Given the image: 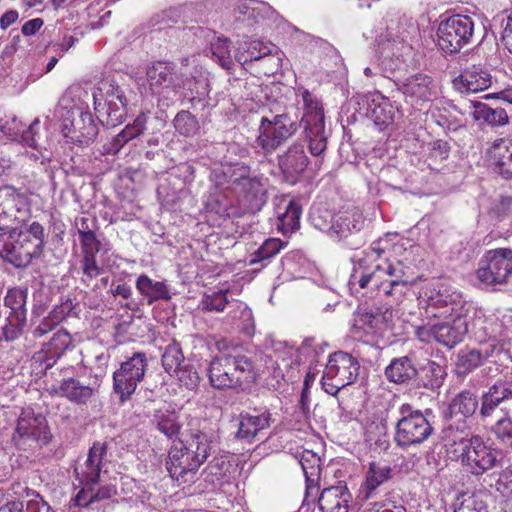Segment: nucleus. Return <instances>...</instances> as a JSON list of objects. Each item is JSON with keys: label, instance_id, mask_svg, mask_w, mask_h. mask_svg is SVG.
<instances>
[{"label": "nucleus", "instance_id": "7c9ffc66", "mask_svg": "<svg viewBox=\"0 0 512 512\" xmlns=\"http://www.w3.org/2000/svg\"><path fill=\"white\" fill-rule=\"evenodd\" d=\"M56 394L65 397L78 405L86 404L96 393V389L90 385H84L75 378L63 379L57 388Z\"/></svg>", "mask_w": 512, "mask_h": 512}, {"label": "nucleus", "instance_id": "4d7b16f0", "mask_svg": "<svg viewBox=\"0 0 512 512\" xmlns=\"http://www.w3.org/2000/svg\"><path fill=\"white\" fill-rule=\"evenodd\" d=\"M282 248V242L276 238L267 239L253 254L250 260L251 264L259 263L263 260L270 259L280 252Z\"/></svg>", "mask_w": 512, "mask_h": 512}, {"label": "nucleus", "instance_id": "9d476101", "mask_svg": "<svg viewBox=\"0 0 512 512\" xmlns=\"http://www.w3.org/2000/svg\"><path fill=\"white\" fill-rule=\"evenodd\" d=\"M399 413L394 436L399 447L407 449L421 444L432 434L433 428L421 411L413 410L410 404H402Z\"/></svg>", "mask_w": 512, "mask_h": 512}, {"label": "nucleus", "instance_id": "cd10ccee", "mask_svg": "<svg viewBox=\"0 0 512 512\" xmlns=\"http://www.w3.org/2000/svg\"><path fill=\"white\" fill-rule=\"evenodd\" d=\"M271 415L268 412L252 415L249 413H241L239 415L238 430L236 437L252 442L263 430L270 426Z\"/></svg>", "mask_w": 512, "mask_h": 512}, {"label": "nucleus", "instance_id": "09e8293b", "mask_svg": "<svg viewBox=\"0 0 512 512\" xmlns=\"http://www.w3.org/2000/svg\"><path fill=\"white\" fill-rule=\"evenodd\" d=\"M39 123H40L39 119H35L31 123L28 130L23 135V140L27 145L38 150L40 156L33 154V157L35 160H39L43 164L46 161L51 160V153L44 146V143L40 142V139L36 137V135H37L36 128L39 126Z\"/></svg>", "mask_w": 512, "mask_h": 512}, {"label": "nucleus", "instance_id": "dca6fc26", "mask_svg": "<svg viewBox=\"0 0 512 512\" xmlns=\"http://www.w3.org/2000/svg\"><path fill=\"white\" fill-rule=\"evenodd\" d=\"M474 33V22L468 16L453 15L438 28V44L447 53H456L469 44Z\"/></svg>", "mask_w": 512, "mask_h": 512}, {"label": "nucleus", "instance_id": "a211bd4d", "mask_svg": "<svg viewBox=\"0 0 512 512\" xmlns=\"http://www.w3.org/2000/svg\"><path fill=\"white\" fill-rule=\"evenodd\" d=\"M107 447L104 443H95L89 450L85 459L77 462L75 467L76 478L83 488L91 489V485L103 481L107 473Z\"/></svg>", "mask_w": 512, "mask_h": 512}, {"label": "nucleus", "instance_id": "603ef678", "mask_svg": "<svg viewBox=\"0 0 512 512\" xmlns=\"http://www.w3.org/2000/svg\"><path fill=\"white\" fill-rule=\"evenodd\" d=\"M0 512H51L50 506L41 498L36 497L26 502H10L0 508Z\"/></svg>", "mask_w": 512, "mask_h": 512}, {"label": "nucleus", "instance_id": "864d4df0", "mask_svg": "<svg viewBox=\"0 0 512 512\" xmlns=\"http://www.w3.org/2000/svg\"><path fill=\"white\" fill-rule=\"evenodd\" d=\"M487 358L481 351L473 349L467 352H462L458 355L457 367L461 373H469L476 369Z\"/></svg>", "mask_w": 512, "mask_h": 512}, {"label": "nucleus", "instance_id": "f03ea898", "mask_svg": "<svg viewBox=\"0 0 512 512\" xmlns=\"http://www.w3.org/2000/svg\"><path fill=\"white\" fill-rule=\"evenodd\" d=\"M383 249L374 242L354 267L348 281L351 294L370 298L380 295L401 297L410 283L401 261L383 258Z\"/></svg>", "mask_w": 512, "mask_h": 512}, {"label": "nucleus", "instance_id": "e433bc0d", "mask_svg": "<svg viewBox=\"0 0 512 512\" xmlns=\"http://www.w3.org/2000/svg\"><path fill=\"white\" fill-rule=\"evenodd\" d=\"M136 289L147 299L148 304L158 300L171 298L168 286L164 281H154L146 274H141L136 280Z\"/></svg>", "mask_w": 512, "mask_h": 512}, {"label": "nucleus", "instance_id": "f8f14e48", "mask_svg": "<svg viewBox=\"0 0 512 512\" xmlns=\"http://www.w3.org/2000/svg\"><path fill=\"white\" fill-rule=\"evenodd\" d=\"M358 360L346 352H335L329 356L322 376V387L326 393L334 396L340 389L355 382L359 375Z\"/></svg>", "mask_w": 512, "mask_h": 512}, {"label": "nucleus", "instance_id": "aec40b11", "mask_svg": "<svg viewBox=\"0 0 512 512\" xmlns=\"http://www.w3.org/2000/svg\"><path fill=\"white\" fill-rule=\"evenodd\" d=\"M397 87L406 99L416 105L431 101L436 94L433 80L420 73L399 80Z\"/></svg>", "mask_w": 512, "mask_h": 512}, {"label": "nucleus", "instance_id": "e2e57ef3", "mask_svg": "<svg viewBox=\"0 0 512 512\" xmlns=\"http://www.w3.org/2000/svg\"><path fill=\"white\" fill-rule=\"evenodd\" d=\"M425 370L427 371V373L431 374V380L429 381L428 384H426L427 386H430L431 388H436L442 385L444 377L446 375L442 366L435 362H431L426 366Z\"/></svg>", "mask_w": 512, "mask_h": 512}, {"label": "nucleus", "instance_id": "473e14b6", "mask_svg": "<svg viewBox=\"0 0 512 512\" xmlns=\"http://www.w3.org/2000/svg\"><path fill=\"white\" fill-rule=\"evenodd\" d=\"M392 477L390 465L382 462H371L366 473L365 482L361 486V493L365 499L371 498L375 490Z\"/></svg>", "mask_w": 512, "mask_h": 512}, {"label": "nucleus", "instance_id": "423d86ee", "mask_svg": "<svg viewBox=\"0 0 512 512\" xmlns=\"http://www.w3.org/2000/svg\"><path fill=\"white\" fill-rule=\"evenodd\" d=\"M45 242L44 228L38 222L0 233V257L16 268H25L40 257Z\"/></svg>", "mask_w": 512, "mask_h": 512}, {"label": "nucleus", "instance_id": "2f4dec72", "mask_svg": "<svg viewBox=\"0 0 512 512\" xmlns=\"http://www.w3.org/2000/svg\"><path fill=\"white\" fill-rule=\"evenodd\" d=\"M70 343L71 337L69 333L63 330L57 331L51 340L43 346L42 350L38 352L37 360L44 362L46 368L52 367L69 347Z\"/></svg>", "mask_w": 512, "mask_h": 512}, {"label": "nucleus", "instance_id": "393cba45", "mask_svg": "<svg viewBox=\"0 0 512 512\" xmlns=\"http://www.w3.org/2000/svg\"><path fill=\"white\" fill-rule=\"evenodd\" d=\"M478 407V399L475 393L464 390L458 393L448 407L449 427L451 424L460 425L462 421L467 423Z\"/></svg>", "mask_w": 512, "mask_h": 512}, {"label": "nucleus", "instance_id": "4c0bfd02", "mask_svg": "<svg viewBox=\"0 0 512 512\" xmlns=\"http://www.w3.org/2000/svg\"><path fill=\"white\" fill-rule=\"evenodd\" d=\"M490 153L499 173L506 178L512 177V137L497 139Z\"/></svg>", "mask_w": 512, "mask_h": 512}, {"label": "nucleus", "instance_id": "4468645a", "mask_svg": "<svg viewBox=\"0 0 512 512\" xmlns=\"http://www.w3.org/2000/svg\"><path fill=\"white\" fill-rule=\"evenodd\" d=\"M299 124L288 113L262 117L256 142L265 153H272L292 137Z\"/></svg>", "mask_w": 512, "mask_h": 512}, {"label": "nucleus", "instance_id": "2eb2a0df", "mask_svg": "<svg viewBox=\"0 0 512 512\" xmlns=\"http://www.w3.org/2000/svg\"><path fill=\"white\" fill-rule=\"evenodd\" d=\"M476 275L485 285L505 284L512 275V249L497 248L486 251L479 260Z\"/></svg>", "mask_w": 512, "mask_h": 512}, {"label": "nucleus", "instance_id": "c03bdc74", "mask_svg": "<svg viewBox=\"0 0 512 512\" xmlns=\"http://www.w3.org/2000/svg\"><path fill=\"white\" fill-rule=\"evenodd\" d=\"M26 299L27 290L22 288L9 289L5 298L4 305L10 309L9 316L17 317L19 320H26Z\"/></svg>", "mask_w": 512, "mask_h": 512}, {"label": "nucleus", "instance_id": "f704fd0d", "mask_svg": "<svg viewBox=\"0 0 512 512\" xmlns=\"http://www.w3.org/2000/svg\"><path fill=\"white\" fill-rule=\"evenodd\" d=\"M380 324V317L369 312L358 313L351 328V333L355 339L364 342L373 341Z\"/></svg>", "mask_w": 512, "mask_h": 512}, {"label": "nucleus", "instance_id": "69168bd1", "mask_svg": "<svg viewBox=\"0 0 512 512\" xmlns=\"http://www.w3.org/2000/svg\"><path fill=\"white\" fill-rule=\"evenodd\" d=\"M79 236L81 244L85 250V254L95 255V252L99 250L100 243L97 240L94 231Z\"/></svg>", "mask_w": 512, "mask_h": 512}, {"label": "nucleus", "instance_id": "9b49d317", "mask_svg": "<svg viewBox=\"0 0 512 512\" xmlns=\"http://www.w3.org/2000/svg\"><path fill=\"white\" fill-rule=\"evenodd\" d=\"M303 100L304 114L301 123L309 143L310 153L320 156L327 148L324 112L320 102L308 90L299 89Z\"/></svg>", "mask_w": 512, "mask_h": 512}, {"label": "nucleus", "instance_id": "338daca9", "mask_svg": "<svg viewBox=\"0 0 512 512\" xmlns=\"http://www.w3.org/2000/svg\"><path fill=\"white\" fill-rule=\"evenodd\" d=\"M501 26L503 28L502 40L509 52L512 53V12L509 15L502 16Z\"/></svg>", "mask_w": 512, "mask_h": 512}, {"label": "nucleus", "instance_id": "5701e85b", "mask_svg": "<svg viewBox=\"0 0 512 512\" xmlns=\"http://www.w3.org/2000/svg\"><path fill=\"white\" fill-rule=\"evenodd\" d=\"M278 54V48L272 43H264L259 40L245 42L244 47H239L235 53V60L245 65L247 63L258 61L260 59L269 57L275 67L279 66L280 57L275 56Z\"/></svg>", "mask_w": 512, "mask_h": 512}, {"label": "nucleus", "instance_id": "c9c22d12", "mask_svg": "<svg viewBox=\"0 0 512 512\" xmlns=\"http://www.w3.org/2000/svg\"><path fill=\"white\" fill-rule=\"evenodd\" d=\"M152 422L161 433L170 439L177 437L182 427L178 413L166 406L154 411Z\"/></svg>", "mask_w": 512, "mask_h": 512}, {"label": "nucleus", "instance_id": "7ed1b4c3", "mask_svg": "<svg viewBox=\"0 0 512 512\" xmlns=\"http://www.w3.org/2000/svg\"><path fill=\"white\" fill-rule=\"evenodd\" d=\"M216 185L229 189L237 197L243 212L260 210L266 201V182L262 176L250 175V169L242 164L228 166L212 173Z\"/></svg>", "mask_w": 512, "mask_h": 512}, {"label": "nucleus", "instance_id": "58836bf2", "mask_svg": "<svg viewBox=\"0 0 512 512\" xmlns=\"http://www.w3.org/2000/svg\"><path fill=\"white\" fill-rule=\"evenodd\" d=\"M146 123L147 114L142 112L136 117L132 124L126 125V127L113 138L107 148V153L117 154L126 143L144 132Z\"/></svg>", "mask_w": 512, "mask_h": 512}, {"label": "nucleus", "instance_id": "8fccbe9b", "mask_svg": "<svg viewBox=\"0 0 512 512\" xmlns=\"http://www.w3.org/2000/svg\"><path fill=\"white\" fill-rule=\"evenodd\" d=\"M491 433L500 443L512 448V415L503 414L492 425Z\"/></svg>", "mask_w": 512, "mask_h": 512}, {"label": "nucleus", "instance_id": "4be33fe9", "mask_svg": "<svg viewBox=\"0 0 512 512\" xmlns=\"http://www.w3.org/2000/svg\"><path fill=\"white\" fill-rule=\"evenodd\" d=\"M492 84V77L488 70L473 65L466 68L455 80L454 85L461 93H478L488 89Z\"/></svg>", "mask_w": 512, "mask_h": 512}, {"label": "nucleus", "instance_id": "c85d7f7f", "mask_svg": "<svg viewBox=\"0 0 512 512\" xmlns=\"http://www.w3.org/2000/svg\"><path fill=\"white\" fill-rule=\"evenodd\" d=\"M364 225L362 213L356 209H348L338 212L334 218V234L333 239L341 240L349 235L359 232Z\"/></svg>", "mask_w": 512, "mask_h": 512}, {"label": "nucleus", "instance_id": "20e7f679", "mask_svg": "<svg viewBox=\"0 0 512 512\" xmlns=\"http://www.w3.org/2000/svg\"><path fill=\"white\" fill-rule=\"evenodd\" d=\"M445 438L462 446L461 463L473 475H482L498 463L499 452L480 435L469 437V425L462 421L460 425L451 424L444 430Z\"/></svg>", "mask_w": 512, "mask_h": 512}, {"label": "nucleus", "instance_id": "0eeeda50", "mask_svg": "<svg viewBox=\"0 0 512 512\" xmlns=\"http://www.w3.org/2000/svg\"><path fill=\"white\" fill-rule=\"evenodd\" d=\"M207 372L211 385L217 389L242 388L257 379L253 362L240 352H222L215 356Z\"/></svg>", "mask_w": 512, "mask_h": 512}, {"label": "nucleus", "instance_id": "bb28decb", "mask_svg": "<svg viewBox=\"0 0 512 512\" xmlns=\"http://www.w3.org/2000/svg\"><path fill=\"white\" fill-rule=\"evenodd\" d=\"M366 116L377 126H387L393 122L394 109L389 99L379 92L366 97Z\"/></svg>", "mask_w": 512, "mask_h": 512}, {"label": "nucleus", "instance_id": "6e6d98bb", "mask_svg": "<svg viewBox=\"0 0 512 512\" xmlns=\"http://www.w3.org/2000/svg\"><path fill=\"white\" fill-rule=\"evenodd\" d=\"M174 126L180 134L191 136L198 130V121L190 112L181 111L174 119Z\"/></svg>", "mask_w": 512, "mask_h": 512}, {"label": "nucleus", "instance_id": "b1692460", "mask_svg": "<svg viewBox=\"0 0 512 512\" xmlns=\"http://www.w3.org/2000/svg\"><path fill=\"white\" fill-rule=\"evenodd\" d=\"M83 96H87V92L80 85L68 87L55 108L56 117L62 121L64 118H70L87 112V105L82 99Z\"/></svg>", "mask_w": 512, "mask_h": 512}, {"label": "nucleus", "instance_id": "c756f323", "mask_svg": "<svg viewBox=\"0 0 512 512\" xmlns=\"http://www.w3.org/2000/svg\"><path fill=\"white\" fill-rule=\"evenodd\" d=\"M470 115L476 122L485 123L491 127H500L508 123L509 117L506 108H492L483 102H470Z\"/></svg>", "mask_w": 512, "mask_h": 512}, {"label": "nucleus", "instance_id": "37998d69", "mask_svg": "<svg viewBox=\"0 0 512 512\" xmlns=\"http://www.w3.org/2000/svg\"><path fill=\"white\" fill-rule=\"evenodd\" d=\"M453 512H488L487 505L480 493L464 492L453 503Z\"/></svg>", "mask_w": 512, "mask_h": 512}, {"label": "nucleus", "instance_id": "a18cd8bd", "mask_svg": "<svg viewBox=\"0 0 512 512\" xmlns=\"http://www.w3.org/2000/svg\"><path fill=\"white\" fill-rule=\"evenodd\" d=\"M211 53L213 59L223 68L231 69L234 65V59L231 54L230 41L227 38H217L211 43Z\"/></svg>", "mask_w": 512, "mask_h": 512}, {"label": "nucleus", "instance_id": "5fc2aeb1", "mask_svg": "<svg viewBox=\"0 0 512 512\" xmlns=\"http://www.w3.org/2000/svg\"><path fill=\"white\" fill-rule=\"evenodd\" d=\"M334 218L335 214L327 210L313 209L310 213V219L313 226L327 233L331 238L334 234Z\"/></svg>", "mask_w": 512, "mask_h": 512}, {"label": "nucleus", "instance_id": "3c124183", "mask_svg": "<svg viewBox=\"0 0 512 512\" xmlns=\"http://www.w3.org/2000/svg\"><path fill=\"white\" fill-rule=\"evenodd\" d=\"M229 316L234 321H239V327L250 334L254 328V319L251 309L243 302L237 301L234 304V309L229 313Z\"/></svg>", "mask_w": 512, "mask_h": 512}, {"label": "nucleus", "instance_id": "052dcab7", "mask_svg": "<svg viewBox=\"0 0 512 512\" xmlns=\"http://www.w3.org/2000/svg\"><path fill=\"white\" fill-rule=\"evenodd\" d=\"M82 270L85 276L84 282L97 277L101 273V268L97 265L95 255L85 254L82 261Z\"/></svg>", "mask_w": 512, "mask_h": 512}, {"label": "nucleus", "instance_id": "a19ab883", "mask_svg": "<svg viewBox=\"0 0 512 512\" xmlns=\"http://www.w3.org/2000/svg\"><path fill=\"white\" fill-rule=\"evenodd\" d=\"M231 468L232 464L228 454L217 455L208 463L203 471L205 481L213 486L222 485Z\"/></svg>", "mask_w": 512, "mask_h": 512}, {"label": "nucleus", "instance_id": "1a4fd4ad", "mask_svg": "<svg viewBox=\"0 0 512 512\" xmlns=\"http://www.w3.org/2000/svg\"><path fill=\"white\" fill-rule=\"evenodd\" d=\"M51 439L45 416L31 408L22 409L11 437L13 444L20 450L33 451L48 445Z\"/></svg>", "mask_w": 512, "mask_h": 512}, {"label": "nucleus", "instance_id": "680f3d73", "mask_svg": "<svg viewBox=\"0 0 512 512\" xmlns=\"http://www.w3.org/2000/svg\"><path fill=\"white\" fill-rule=\"evenodd\" d=\"M8 323L2 327L3 335L6 340H14L20 335L21 328L25 320H19L17 317L8 316Z\"/></svg>", "mask_w": 512, "mask_h": 512}, {"label": "nucleus", "instance_id": "ddd939ff", "mask_svg": "<svg viewBox=\"0 0 512 512\" xmlns=\"http://www.w3.org/2000/svg\"><path fill=\"white\" fill-rule=\"evenodd\" d=\"M148 369L147 356L136 352L113 373V390L119 396L120 402L128 401L135 393L137 386L144 379Z\"/></svg>", "mask_w": 512, "mask_h": 512}, {"label": "nucleus", "instance_id": "412c9836", "mask_svg": "<svg viewBox=\"0 0 512 512\" xmlns=\"http://www.w3.org/2000/svg\"><path fill=\"white\" fill-rule=\"evenodd\" d=\"M184 355L180 345L176 342L169 344L162 355V365L167 373L175 375L187 387H194L198 383L196 371H187L182 368Z\"/></svg>", "mask_w": 512, "mask_h": 512}, {"label": "nucleus", "instance_id": "6ab92c4d", "mask_svg": "<svg viewBox=\"0 0 512 512\" xmlns=\"http://www.w3.org/2000/svg\"><path fill=\"white\" fill-rule=\"evenodd\" d=\"M61 131L66 143L79 147L91 144L98 134L97 125L89 111L64 118L61 121Z\"/></svg>", "mask_w": 512, "mask_h": 512}, {"label": "nucleus", "instance_id": "ea45409f", "mask_svg": "<svg viewBox=\"0 0 512 512\" xmlns=\"http://www.w3.org/2000/svg\"><path fill=\"white\" fill-rule=\"evenodd\" d=\"M416 374L417 370L407 356L394 358L385 368L386 378L393 383H405L413 379Z\"/></svg>", "mask_w": 512, "mask_h": 512}, {"label": "nucleus", "instance_id": "79ce46f5", "mask_svg": "<svg viewBox=\"0 0 512 512\" xmlns=\"http://www.w3.org/2000/svg\"><path fill=\"white\" fill-rule=\"evenodd\" d=\"M302 208L298 202L291 200L284 212H279L277 217V229L284 235L295 232L300 226Z\"/></svg>", "mask_w": 512, "mask_h": 512}, {"label": "nucleus", "instance_id": "39448f33", "mask_svg": "<svg viewBox=\"0 0 512 512\" xmlns=\"http://www.w3.org/2000/svg\"><path fill=\"white\" fill-rule=\"evenodd\" d=\"M211 453V440L202 432L193 433L184 444H174L168 453L166 468L180 484L193 482L199 467Z\"/></svg>", "mask_w": 512, "mask_h": 512}, {"label": "nucleus", "instance_id": "0e129e2a", "mask_svg": "<svg viewBox=\"0 0 512 512\" xmlns=\"http://www.w3.org/2000/svg\"><path fill=\"white\" fill-rule=\"evenodd\" d=\"M501 402L499 398H496L490 391L485 393L482 397V403L480 407V414L482 417H489Z\"/></svg>", "mask_w": 512, "mask_h": 512}, {"label": "nucleus", "instance_id": "de8ad7c7", "mask_svg": "<svg viewBox=\"0 0 512 512\" xmlns=\"http://www.w3.org/2000/svg\"><path fill=\"white\" fill-rule=\"evenodd\" d=\"M319 463L320 458L310 452L305 453L300 460V464L307 482L306 497H308V495L314 489L311 484H313L319 477Z\"/></svg>", "mask_w": 512, "mask_h": 512}, {"label": "nucleus", "instance_id": "72a5a7b5", "mask_svg": "<svg viewBox=\"0 0 512 512\" xmlns=\"http://www.w3.org/2000/svg\"><path fill=\"white\" fill-rule=\"evenodd\" d=\"M308 157L302 144H293L280 158L282 171L290 176L299 175L306 169Z\"/></svg>", "mask_w": 512, "mask_h": 512}, {"label": "nucleus", "instance_id": "6e6552de", "mask_svg": "<svg viewBox=\"0 0 512 512\" xmlns=\"http://www.w3.org/2000/svg\"><path fill=\"white\" fill-rule=\"evenodd\" d=\"M146 80L152 96L156 98L160 107H169L182 96H189L186 91L194 94L193 79H184L169 62L157 61L148 66Z\"/></svg>", "mask_w": 512, "mask_h": 512}, {"label": "nucleus", "instance_id": "f257e3e1", "mask_svg": "<svg viewBox=\"0 0 512 512\" xmlns=\"http://www.w3.org/2000/svg\"><path fill=\"white\" fill-rule=\"evenodd\" d=\"M428 323L417 329L418 337L429 342L432 338L449 348L459 344L468 331L466 302L456 290L442 286L438 290L426 289L419 298Z\"/></svg>", "mask_w": 512, "mask_h": 512}, {"label": "nucleus", "instance_id": "bf43d9fd", "mask_svg": "<svg viewBox=\"0 0 512 512\" xmlns=\"http://www.w3.org/2000/svg\"><path fill=\"white\" fill-rule=\"evenodd\" d=\"M489 391L502 403L512 399V380L497 381Z\"/></svg>", "mask_w": 512, "mask_h": 512}, {"label": "nucleus", "instance_id": "49530a36", "mask_svg": "<svg viewBox=\"0 0 512 512\" xmlns=\"http://www.w3.org/2000/svg\"><path fill=\"white\" fill-rule=\"evenodd\" d=\"M116 494V490L111 485H105L94 492V485L91 489L82 488V490L75 497V504L77 506H86L96 500L109 499Z\"/></svg>", "mask_w": 512, "mask_h": 512}, {"label": "nucleus", "instance_id": "f3484780", "mask_svg": "<svg viewBox=\"0 0 512 512\" xmlns=\"http://www.w3.org/2000/svg\"><path fill=\"white\" fill-rule=\"evenodd\" d=\"M94 105L97 110L102 101L107 106V124H121L127 113V98L125 92L113 80L105 79L98 83L93 93Z\"/></svg>", "mask_w": 512, "mask_h": 512}, {"label": "nucleus", "instance_id": "13d9d810", "mask_svg": "<svg viewBox=\"0 0 512 512\" xmlns=\"http://www.w3.org/2000/svg\"><path fill=\"white\" fill-rule=\"evenodd\" d=\"M228 290H218L207 294L202 299L203 309L211 312H222L228 304Z\"/></svg>", "mask_w": 512, "mask_h": 512}, {"label": "nucleus", "instance_id": "a878e982", "mask_svg": "<svg viewBox=\"0 0 512 512\" xmlns=\"http://www.w3.org/2000/svg\"><path fill=\"white\" fill-rule=\"evenodd\" d=\"M351 494L345 485L325 488L318 499L322 512H348Z\"/></svg>", "mask_w": 512, "mask_h": 512}, {"label": "nucleus", "instance_id": "774afa93", "mask_svg": "<svg viewBox=\"0 0 512 512\" xmlns=\"http://www.w3.org/2000/svg\"><path fill=\"white\" fill-rule=\"evenodd\" d=\"M495 215L503 219L512 212V198L509 196H502L493 207Z\"/></svg>", "mask_w": 512, "mask_h": 512}]
</instances>
